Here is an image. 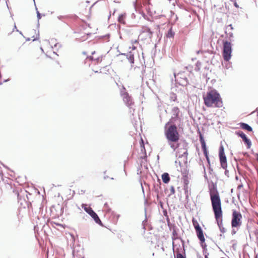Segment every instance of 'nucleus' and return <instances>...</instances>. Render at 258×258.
<instances>
[{
    "label": "nucleus",
    "instance_id": "f257e3e1",
    "mask_svg": "<svg viewBox=\"0 0 258 258\" xmlns=\"http://www.w3.org/2000/svg\"><path fill=\"white\" fill-rule=\"evenodd\" d=\"M209 191L215 217L221 233L225 232L222 220V212L221 210V200L216 185L212 184L209 185Z\"/></svg>",
    "mask_w": 258,
    "mask_h": 258
},
{
    "label": "nucleus",
    "instance_id": "f03ea898",
    "mask_svg": "<svg viewBox=\"0 0 258 258\" xmlns=\"http://www.w3.org/2000/svg\"><path fill=\"white\" fill-rule=\"evenodd\" d=\"M205 105L208 107L220 108L223 106L222 98L219 92L215 89L208 91L203 95Z\"/></svg>",
    "mask_w": 258,
    "mask_h": 258
},
{
    "label": "nucleus",
    "instance_id": "7ed1b4c3",
    "mask_svg": "<svg viewBox=\"0 0 258 258\" xmlns=\"http://www.w3.org/2000/svg\"><path fill=\"white\" fill-rule=\"evenodd\" d=\"M241 219L242 215L241 213L236 211V210H233L231 222V227L232 228L231 231L232 235H233L235 234L237 231L238 230L242 224Z\"/></svg>",
    "mask_w": 258,
    "mask_h": 258
},
{
    "label": "nucleus",
    "instance_id": "20e7f679",
    "mask_svg": "<svg viewBox=\"0 0 258 258\" xmlns=\"http://www.w3.org/2000/svg\"><path fill=\"white\" fill-rule=\"evenodd\" d=\"M165 135L168 141L178 142L179 141V134L177 126L175 124L170 125L165 131Z\"/></svg>",
    "mask_w": 258,
    "mask_h": 258
},
{
    "label": "nucleus",
    "instance_id": "39448f33",
    "mask_svg": "<svg viewBox=\"0 0 258 258\" xmlns=\"http://www.w3.org/2000/svg\"><path fill=\"white\" fill-rule=\"evenodd\" d=\"M125 89L123 87L122 90H121L120 94L123 98V100L125 105L129 108L130 110V113L134 115V112L135 110L134 108V102L133 101L132 98L129 95L128 93L124 92Z\"/></svg>",
    "mask_w": 258,
    "mask_h": 258
},
{
    "label": "nucleus",
    "instance_id": "423d86ee",
    "mask_svg": "<svg viewBox=\"0 0 258 258\" xmlns=\"http://www.w3.org/2000/svg\"><path fill=\"white\" fill-rule=\"evenodd\" d=\"M175 81L179 85L185 86L188 84L187 74L185 72H180L177 74L174 73Z\"/></svg>",
    "mask_w": 258,
    "mask_h": 258
},
{
    "label": "nucleus",
    "instance_id": "0eeeda50",
    "mask_svg": "<svg viewBox=\"0 0 258 258\" xmlns=\"http://www.w3.org/2000/svg\"><path fill=\"white\" fill-rule=\"evenodd\" d=\"M82 208L94 219L95 222L100 225H102V223L97 214L92 210V209L88 206L86 204H82Z\"/></svg>",
    "mask_w": 258,
    "mask_h": 258
},
{
    "label": "nucleus",
    "instance_id": "6e6552de",
    "mask_svg": "<svg viewBox=\"0 0 258 258\" xmlns=\"http://www.w3.org/2000/svg\"><path fill=\"white\" fill-rule=\"evenodd\" d=\"M177 240V238H173L172 248L174 254H176L178 253H185L183 241L182 240H181V245L180 244H175V241Z\"/></svg>",
    "mask_w": 258,
    "mask_h": 258
},
{
    "label": "nucleus",
    "instance_id": "1a4fd4ad",
    "mask_svg": "<svg viewBox=\"0 0 258 258\" xmlns=\"http://www.w3.org/2000/svg\"><path fill=\"white\" fill-rule=\"evenodd\" d=\"M219 157L220 159L221 166L222 168L225 169L224 174H226V156L224 152V147L222 143L221 144L220 147L219 148Z\"/></svg>",
    "mask_w": 258,
    "mask_h": 258
},
{
    "label": "nucleus",
    "instance_id": "9d476101",
    "mask_svg": "<svg viewBox=\"0 0 258 258\" xmlns=\"http://www.w3.org/2000/svg\"><path fill=\"white\" fill-rule=\"evenodd\" d=\"M236 135L238 137H240L244 143L246 145L247 149H249L251 146V142L249 139H248L246 135L241 131H237L235 132Z\"/></svg>",
    "mask_w": 258,
    "mask_h": 258
},
{
    "label": "nucleus",
    "instance_id": "9b49d317",
    "mask_svg": "<svg viewBox=\"0 0 258 258\" xmlns=\"http://www.w3.org/2000/svg\"><path fill=\"white\" fill-rule=\"evenodd\" d=\"M232 44L230 42L227 41V70L229 68H232L231 62L229 61L232 56Z\"/></svg>",
    "mask_w": 258,
    "mask_h": 258
},
{
    "label": "nucleus",
    "instance_id": "f8f14e48",
    "mask_svg": "<svg viewBox=\"0 0 258 258\" xmlns=\"http://www.w3.org/2000/svg\"><path fill=\"white\" fill-rule=\"evenodd\" d=\"M180 112L179 109L177 107H174L171 110L172 114L171 119L174 121L179 118V114Z\"/></svg>",
    "mask_w": 258,
    "mask_h": 258
},
{
    "label": "nucleus",
    "instance_id": "ddd939ff",
    "mask_svg": "<svg viewBox=\"0 0 258 258\" xmlns=\"http://www.w3.org/2000/svg\"><path fill=\"white\" fill-rule=\"evenodd\" d=\"M197 236L201 242H204L205 239L204 236L203 230L201 227H198V229L196 230Z\"/></svg>",
    "mask_w": 258,
    "mask_h": 258
},
{
    "label": "nucleus",
    "instance_id": "4468645a",
    "mask_svg": "<svg viewBox=\"0 0 258 258\" xmlns=\"http://www.w3.org/2000/svg\"><path fill=\"white\" fill-rule=\"evenodd\" d=\"M120 55H123L124 56H125L126 59H128V60L130 61L131 63H134V54L131 52H129L127 53H121L120 54Z\"/></svg>",
    "mask_w": 258,
    "mask_h": 258
},
{
    "label": "nucleus",
    "instance_id": "2eb2a0df",
    "mask_svg": "<svg viewBox=\"0 0 258 258\" xmlns=\"http://www.w3.org/2000/svg\"><path fill=\"white\" fill-rule=\"evenodd\" d=\"M240 127L242 129L248 132H252V128L251 126L246 123L240 122L239 123Z\"/></svg>",
    "mask_w": 258,
    "mask_h": 258
},
{
    "label": "nucleus",
    "instance_id": "dca6fc26",
    "mask_svg": "<svg viewBox=\"0 0 258 258\" xmlns=\"http://www.w3.org/2000/svg\"><path fill=\"white\" fill-rule=\"evenodd\" d=\"M162 179L163 182H164L165 183H168L170 180L169 174L166 172L164 173L162 175Z\"/></svg>",
    "mask_w": 258,
    "mask_h": 258
},
{
    "label": "nucleus",
    "instance_id": "f3484780",
    "mask_svg": "<svg viewBox=\"0 0 258 258\" xmlns=\"http://www.w3.org/2000/svg\"><path fill=\"white\" fill-rule=\"evenodd\" d=\"M222 44H223V51H222V56L224 59V62H226V40L224 39H222Z\"/></svg>",
    "mask_w": 258,
    "mask_h": 258
},
{
    "label": "nucleus",
    "instance_id": "a211bd4d",
    "mask_svg": "<svg viewBox=\"0 0 258 258\" xmlns=\"http://www.w3.org/2000/svg\"><path fill=\"white\" fill-rule=\"evenodd\" d=\"M177 142H178L168 141V145L174 151L179 147V144L177 143Z\"/></svg>",
    "mask_w": 258,
    "mask_h": 258
},
{
    "label": "nucleus",
    "instance_id": "6ab92c4d",
    "mask_svg": "<svg viewBox=\"0 0 258 258\" xmlns=\"http://www.w3.org/2000/svg\"><path fill=\"white\" fill-rule=\"evenodd\" d=\"M201 145H202V149H203V152H204V154L205 157H206L207 160L208 161L209 160V158H208V151H207V148H206V143H202L201 144Z\"/></svg>",
    "mask_w": 258,
    "mask_h": 258
},
{
    "label": "nucleus",
    "instance_id": "aec40b11",
    "mask_svg": "<svg viewBox=\"0 0 258 258\" xmlns=\"http://www.w3.org/2000/svg\"><path fill=\"white\" fill-rule=\"evenodd\" d=\"M125 17V14L120 15L118 18V21L120 23L124 24L125 21H124V19Z\"/></svg>",
    "mask_w": 258,
    "mask_h": 258
},
{
    "label": "nucleus",
    "instance_id": "412c9836",
    "mask_svg": "<svg viewBox=\"0 0 258 258\" xmlns=\"http://www.w3.org/2000/svg\"><path fill=\"white\" fill-rule=\"evenodd\" d=\"M175 35V33L173 31L172 28H171L168 31L166 34V36L168 38H172Z\"/></svg>",
    "mask_w": 258,
    "mask_h": 258
},
{
    "label": "nucleus",
    "instance_id": "4be33fe9",
    "mask_svg": "<svg viewBox=\"0 0 258 258\" xmlns=\"http://www.w3.org/2000/svg\"><path fill=\"white\" fill-rule=\"evenodd\" d=\"M201 65H202L201 62L200 61H198L196 62V67L195 68V70L197 72L200 71V70L201 69Z\"/></svg>",
    "mask_w": 258,
    "mask_h": 258
},
{
    "label": "nucleus",
    "instance_id": "5701e85b",
    "mask_svg": "<svg viewBox=\"0 0 258 258\" xmlns=\"http://www.w3.org/2000/svg\"><path fill=\"white\" fill-rule=\"evenodd\" d=\"M192 224L196 230L198 229V227H200L197 221L194 218L192 219Z\"/></svg>",
    "mask_w": 258,
    "mask_h": 258
},
{
    "label": "nucleus",
    "instance_id": "b1692460",
    "mask_svg": "<svg viewBox=\"0 0 258 258\" xmlns=\"http://www.w3.org/2000/svg\"><path fill=\"white\" fill-rule=\"evenodd\" d=\"M170 99L173 101H176L177 100L176 95L174 93H171L170 96Z\"/></svg>",
    "mask_w": 258,
    "mask_h": 258
},
{
    "label": "nucleus",
    "instance_id": "393cba45",
    "mask_svg": "<svg viewBox=\"0 0 258 258\" xmlns=\"http://www.w3.org/2000/svg\"><path fill=\"white\" fill-rule=\"evenodd\" d=\"M229 5H233L236 8H239L236 0H229Z\"/></svg>",
    "mask_w": 258,
    "mask_h": 258
},
{
    "label": "nucleus",
    "instance_id": "a878e982",
    "mask_svg": "<svg viewBox=\"0 0 258 258\" xmlns=\"http://www.w3.org/2000/svg\"><path fill=\"white\" fill-rule=\"evenodd\" d=\"M144 31H145V32H146L148 33H149V34L150 35V36H152V35L153 34V32L151 31L150 28H149L148 27H146V28H145V30Z\"/></svg>",
    "mask_w": 258,
    "mask_h": 258
},
{
    "label": "nucleus",
    "instance_id": "bb28decb",
    "mask_svg": "<svg viewBox=\"0 0 258 258\" xmlns=\"http://www.w3.org/2000/svg\"><path fill=\"white\" fill-rule=\"evenodd\" d=\"M200 141L201 142V144H202V143H206L203 135L201 134V133L200 132Z\"/></svg>",
    "mask_w": 258,
    "mask_h": 258
},
{
    "label": "nucleus",
    "instance_id": "cd10ccee",
    "mask_svg": "<svg viewBox=\"0 0 258 258\" xmlns=\"http://www.w3.org/2000/svg\"><path fill=\"white\" fill-rule=\"evenodd\" d=\"M183 254H184V253H178L176 254V258H185V257L183 255Z\"/></svg>",
    "mask_w": 258,
    "mask_h": 258
},
{
    "label": "nucleus",
    "instance_id": "c85d7f7f",
    "mask_svg": "<svg viewBox=\"0 0 258 258\" xmlns=\"http://www.w3.org/2000/svg\"><path fill=\"white\" fill-rule=\"evenodd\" d=\"M172 239H173V237H175V238H177V240L178 239V237L177 236V233L176 232V231L174 230H173V232H172Z\"/></svg>",
    "mask_w": 258,
    "mask_h": 258
},
{
    "label": "nucleus",
    "instance_id": "c756f323",
    "mask_svg": "<svg viewBox=\"0 0 258 258\" xmlns=\"http://www.w3.org/2000/svg\"><path fill=\"white\" fill-rule=\"evenodd\" d=\"M36 10H37V8H36ZM37 19L38 20H40L41 18V14L38 11H37Z\"/></svg>",
    "mask_w": 258,
    "mask_h": 258
},
{
    "label": "nucleus",
    "instance_id": "7c9ffc66",
    "mask_svg": "<svg viewBox=\"0 0 258 258\" xmlns=\"http://www.w3.org/2000/svg\"><path fill=\"white\" fill-rule=\"evenodd\" d=\"M186 69L189 72H191L192 70V67L189 66L185 67Z\"/></svg>",
    "mask_w": 258,
    "mask_h": 258
},
{
    "label": "nucleus",
    "instance_id": "2f4dec72",
    "mask_svg": "<svg viewBox=\"0 0 258 258\" xmlns=\"http://www.w3.org/2000/svg\"><path fill=\"white\" fill-rule=\"evenodd\" d=\"M201 245L203 249L204 248H206L207 245H206V243H205V242H201Z\"/></svg>",
    "mask_w": 258,
    "mask_h": 258
},
{
    "label": "nucleus",
    "instance_id": "473e14b6",
    "mask_svg": "<svg viewBox=\"0 0 258 258\" xmlns=\"http://www.w3.org/2000/svg\"><path fill=\"white\" fill-rule=\"evenodd\" d=\"M170 191L172 194H174L175 193V189L173 186H172L170 188Z\"/></svg>",
    "mask_w": 258,
    "mask_h": 258
},
{
    "label": "nucleus",
    "instance_id": "72a5a7b5",
    "mask_svg": "<svg viewBox=\"0 0 258 258\" xmlns=\"http://www.w3.org/2000/svg\"><path fill=\"white\" fill-rule=\"evenodd\" d=\"M203 253L205 255H208L209 253L207 252V249L204 248L203 249Z\"/></svg>",
    "mask_w": 258,
    "mask_h": 258
},
{
    "label": "nucleus",
    "instance_id": "f704fd0d",
    "mask_svg": "<svg viewBox=\"0 0 258 258\" xmlns=\"http://www.w3.org/2000/svg\"><path fill=\"white\" fill-rule=\"evenodd\" d=\"M39 31H38V33H37V37H36V38H34V39H33V41H35V40H38V39H39Z\"/></svg>",
    "mask_w": 258,
    "mask_h": 258
},
{
    "label": "nucleus",
    "instance_id": "c9c22d12",
    "mask_svg": "<svg viewBox=\"0 0 258 258\" xmlns=\"http://www.w3.org/2000/svg\"><path fill=\"white\" fill-rule=\"evenodd\" d=\"M228 35H229V37H230V41H231V40L230 38L233 37V33H231V32H229V33H228Z\"/></svg>",
    "mask_w": 258,
    "mask_h": 258
},
{
    "label": "nucleus",
    "instance_id": "e433bc0d",
    "mask_svg": "<svg viewBox=\"0 0 258 258\" xmlns=\"http://www.w3.org/2000/svg\"><path fill=\"white\" fill-rule=\"evenodd\" d=\"M95 61H97V62H98L99 61H101V59L100 58V57H97V58L94 59Z\"/></svg>",
    "mask_w": 258,
    "mask_h": 258
},
{
    "label": "nucleus",
    "instance_id": "4c0bfd02",
    "mask_svg": "<svg viewBox=\"0 0 258 258\" xmlns=\"http://www.w3.org/2000/svg\"><path fill=\"white\" fill-rule=\"evenodd\" d=\"M63 18H64V17H63V16H58V17H57V18H58L59 20H62V19H63Z\"/></svg>",
    "mask_w": 258,
    "mask_h": 258
},
{
    "label": "nucleus",
    "instance_id": "58836bf2",
    "mask_svg": "<svg viewBox=\"0 0 258 258\" xmlns=\"http://www.w3.org/2000/svg\"><path fill=\"white\" fill-rule=\"evenodd\" d=\"M243 154L244 155V156H245L246 157L249 156V155L247 152H244V153H243Z\"/></svg>",
    "mask_w": 258,
    "mask_h": 258
},
{
    "label": "nucleus",
    "instance_id": "ea45409f",
    "mask_svg": "<svg viewBox=\"0 0 258 258\" xmlns=\"http://www.w3.org/2000/svg\"><path fill=\"white\" fill-rule=\"evenodd\" d=\"M228 27H230V28H231V30H232V29H233V28L232 27V25H231V24H230V25H228V26H227V28Z\"/></svg>",
    "mask_w": 258,
    "mask_h": 258
},
{
    "label": "nucleus",
    "instance_id": "a19ab883",
    "mask_svg": "<svg viewBox=\"0 0 258 258\" xmlns=\"http://www.w3.org/2000/svg\"><path fill=\"white\" fill-rule=\"evenodd\" d=\"M9 80H10V79H7V80H5L4 81V82H8Z\"/></svg>",
    "mask_w": 258,
    "mask_h": 258
},
{
    "label": "nucleus",
    "instance_id": "79ce46f5",
    "mask_svg": "<svg viewBox=\"0 0 258 258\" xmlns=\"http://www.w3.org/2000/svg\"><path fill=\"white\" fill-rule=\"evenodd\" d=\"M88 58H89L91 60H92L93 59V57L92 56H90V57H88Z\"/></svg>",
    "mask_w": 258,
    "mask_h": 258
},
{
    "label": "nucleus",
    "instance_id": "37998d69",
    "mask_svg": "<svg viewBox=\"0 0 258 258\" xmlns=\"http://www.w3.org/2000/svg\"><path fill=\"white\" fill-rule=\"evenodd\" d=\"M107 178H108V176H105L104 177V178L105 179H107Z\"/></svg>",
    "mask_w": 258,
    "mask_h": 258
},
{
    "label": "nucleus",
    "instance_id": "c03bdc74",
    "mask_svg": "<svg viewBox=\"0 0 258 258\" xmlns=\"http://www.w3.org/2000/svg\"><path fill=\"white\" fill-rule=\"evenodd\" d=\"M132 49H136V47L135 46H132Z\"/></svg>",
    "mask_w": 258,
    "mask_h": 258
},
{
    "label": "nucleus",
    "instance_id": "a18cd8bd",
    "mask_svg": "<svg viewBox=\"0 0 258 258\" xmlns=\"http://www.w3.org/2000/svg\"><path fill=\"white\" fill-rule=\"evenodd\" d=\"M104 207H107V203H105V204H104Z\"/></svg>",
    "mask_w": 258,
    "mask_h": 258
},
{
    "label": "nucleus",
    "instance_id": "49530a36",
    "mask_svg": "<svg viewBox=\"0 0 258 258\" xmlns=\"http://www.w3.org/2000/svg\"><path fill=\"white\" fill-rule=\"evenodd\" d=\"M27 41H29L30 40V38H28L27 39H26Z\"/></svg>",
    "mask_w": 258,
    "mask_h": 258
},
{
    "label": "nucleus",
    "instance_id": "de8ad7c7",
    "mask_svg": "<svg viewBox=\"0 0 258 258\" xmlns=\"http://www.w3.org/2000/svg\"><path fill=\"white\" fill-rule=\"evenodd\" d=\"M208 255H205V258H208Z\"/></svg>",
    "mask_w": 258,
    "mask_h": 258
},
{
    "label": "nucleus",
    "instance_id": "09e8293b",
    "mask_svg": "<svg viewBox=\"0 0 258 258\" xmlns=\"http://www.w3.org/2000/svg\"><path fill=\"white\" fill-rule=\"evenodd\" d=\"M135 43H138V41L137 40H135V42H134Z\"/></svg>",
    "mask_w": 258,
    "mask_h": 258
},
{
    "label": "nucleus",
    "instance_id": "8fccbe9b",
    "mask_svg": "<svg viewBox=\"0 0 258 258\" xmlns=\"http://www.w3.org/2000/svg\"><path fill=\"white\" fill-rule=\"evenodd\" d=\"M256 155H257V160L258 161V154H257Z\"/></svg>",
    "mask_w": 258,
    "mask_h": 258
},
{
    "label": "nucleus",
    "instance_id": "3c124183",
    "mask_svg": "<svg viewBox=\"0 0 258 258\" xmlns=\"http://www.w3.org/2000/svg\"><path fill=\"white\" fill-rule=\"evenodd\" d=\"M209 79V78H207L206 79V81L207 82L208 81V80Z\"/></svg>",
    "mask_w": 258,
    "mask_h": 258
},
{
    "label": "nucleus",
    "instance_id": "603ef678",
    "mask_svg": "<svg viewBox=\"0 0 258 258\" xmlns=\"http://www.w3.org/2000/svg\"><path fill=\"white\" fill-rule=\"evenodd\" d=\"M14 29H16V25H15Z\"/></svg>",
    "mask_w": 258,
    "mask_h": 258
},
{
    "label": "nucleus",
    "instance_id": "864d4df0",
    "mask_svg": "<svg viewBox=\"0 0 258 258\" xmlns=\"http://www.w3.org/2000/svg\"><path fill=\"white\" fill-rule=\"evenodd\" d=\"M95 51H94L93 52H92V54H94L95 53Z\"/></svg>",
    "mask_w": 258,
    "mask_h": 258
},
{
    "label": "nucleus",
    "instance_id": "5fc2aeb1",
    "mask_svg": "<svg viewBox=\"0 0 258 258\" xmlns=\"http://www.w3.org/2000/svg\"><path fill=\"white\" fill-rule=\"evenodd\" d=\"M106 171H105L104 172V174H105V173H106Z\"/></svg>",
    "mask_w": 258,
    "mask_h": 258
},
{
    "label": "nucleus",
    "instance_id": "6e6d98bb",
    "mask_svg": "<svg viewBox=\"0 0 258 258\" xmlns=\"http://www.w3.org/2000/svg\"><path fill=\"white\" fill-rule=\"evenodd\" d=\"M3 84V83H0V85H2Z\"/></svg>",
    "mask_w": 258,
    "mask_h": 258
},
{
    "label": "nucleus",
    "instance_id": "4d7b16f0",
    "mask_svg": "<svg viewBox=\"0 0 258 258\" xmlns=\"http://www.w3.org/2000/svg\"><path fill=\"white\" fill-rule=\"evenodd\" d=\"M142 190H143V191H144V188H143V187H142Z\"/></svg>",
    "mask_w": 258,
    "mask_h": 258
}]
</instances>
